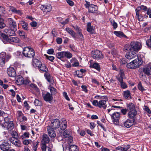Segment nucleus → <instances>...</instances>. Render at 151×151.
<instances>
[{
    "label": "nucleus",
    "instance_id": "338daca9",
    "mask_svg": "<svg viewBox=\"0 0 151 151\" xmlns=\"http://www.w3.org/2000/svg\"><path fill=\"white\" fill-rule=\"evenodd\" d=\"M67 3L71 6H73L74 5V2L70 0H67Z\"/></svg>",
    "mask_w": 151,
    "mask_h": 151
},
{
    "label": "nucleus",
    "instance_id": "0eeeda50",
    "mask_svg": "<svg viewBox=\"0 0 151 151\" xmlns=\"http://www.w3.org/2000/svg\"><path fill=\"white\" fill-rule=\"evenodd\" d=\"M10 144L6 140L1 141L0 144V148L3 151L8 150L10 147Z\"/></svg>",
    "mask_w": 151,
    "mask_h": 151
},
{
    "label": "nucleus",
    "instance_id": "7ed1b4c3",
    "mask_svg": "<svg viewBox=\"0 0 151 151\" xmlns=\"http://www.w3.org/2000/svg\"><path fill=\"white\" fill-rule=\"evenodd\" d=\"M1 36L3 38V41L4 43H20V39L17 37H12L9 38L3 33H1Z\"/></svg>",
    "mask_w": 151,
    "mask_h": 151
},
{
    "label": "nucleus",
    "instance_id": "cd10ccee",
    "mask_svg": "<svg viewBox=\"0 0 151 151\" xmlns=\"http://www.w3.org/2000/svg\"><path fill=\"white\" fill-rule=\"evenodd\" d=\"M89 67L91 68H93L95 69L98 71H99L100 70V65L97 63H94L93 64L91 63Z\"/></svg>",
    "mask_w": 151,
    "mask_h": 151
},
{
    "label": "nucleus",
    "instance_id": "c756f323",
    "mask_svg": "<svg viewBox=\"0 0 151 151\" xmlns=\"http://www.w3.org/2000/svg\"><path fill=\"white\" fill-rule=\"evenodd\" d=\"M38 68L43 72L47 73L48 71V69L45 64L41 63Z\"/></svg>",
    "mask_w": 151,
    "mask_h": 151
},
{
    "label": "nucleus",
    "instance_id": "f8f14e48",
    "mask_svg": "<svg viewBox=\"0 0 151 151\" xmlns=\"http://www.w3.org/2000/svg\"><path fill=\"white\" fill-rule=\"evenodd\" d=\"M120 116V114L117 112L114 113L111 115V117L113 119V121L114 124L117 125L119 124Z\"/></svg>",
    "mask_w": 151,
    "mask_h": 151
},
{
    "label": "nucleus",
    "instance_id": "13d9d810",
    "mask_svg": "<svg viewBox=\"0 0 151 151\" xmlns=\"http://www.w3.org/2000/svg\"><path fill=\"white\" fill-rule=\"evenodd\" d=\"M30 25L31 27H34L37 26V24L36 22L33 21L30 23Z\"/></svg>",
    "mask_w": 151,
    "mask_h": 151
},
{
    "label": "nucleus",
    "instance_id": "7c9ffc66",
    "mask_svg": "<svg viewBox=\"0 0 151 151\" xmlns=\"http://www.w3.org/2000/svg\"><path fill=\"white\" fill-rule=\"evenodd\" d=\"M44 76L49 82L51 84L53 83V81L52 78L50 76L49 74L47 73L44 74Z\"/></svg>",
    "mask_w": 151,
    "mask_h": 151
},
{
    "label": "nucleus",
    "instance_id": "4d7b16f0",
    "mask_svg": "<svg viewBox=\"0 0 151 151\" xmlns=\"http://www.w3.org/2000/svg\"><path fill=\"white\" fill-rule=\"evenodd\" d=\"M141 10V9L140 6L137 7L135 10L136 16H139V12Z\"/></svg>",
    "mask_w": 151,
    "mask_h": 151
},
{
    "label": "nucleus",
    "instance_id": "a878e982",
    "mask_svg": "<svg viewBox=\"0 0 151 151\" xmlns=\"http://www.w3.org/2000/svg\"><path fill=\"white\" fill-rule=\"evenodd\" d=\"M65 30L74 39L76 38V33L72 29L69 28H67Z\"/></svg>",
    "mask_w": 151,
    "mask_h": 151
},
{
    "label": "nucleus",
    "instance_id": "0e129e2a",
    "mask_svg": "<svg viewBox=\"0 0 151 151\" xmlns=\"http://www.w3.org/2000/svg\"><path fill=\"white\" fill-rule=\"evenodd\" d=\"M54 52V51L52 49H50L48 50L47 53L49 54H52Z\"/></svg>",
    "mask_w": 151,
    "mask_h": 151
},
{
    "label": "nucleus",
    "instance_id": "6ab92c4d",
    "mask_svg": "<svg viewBox=\"0 0 151 151\" xmlns=\"http://www.w3.org/2000/svg\"><path fill=\"white\" fill-rule=\"evenodd\" d=\"M134 123L133 120L128 119L124 122V125L126 127L129 128L132 126Z\"/></svg>",
    "mask_w": 151,
    "mask_h": 151
},
{
    "label": "nucleus",
    "instance_id": "58836bf2",
    "mask_svg": "<svg viewBox=\"0 0 151 151\" xmlns=\"http://www.w3.org/2000/svg\"><path fill=\"white\" fill-rule=\"evenodd\" d=\"M6 26L5 24L4 23V19L1 18V16L0 14V28H3Z\"/></svg>",
    "mask_w": 151,
    "mask_h": 151
},
{
    "label": "nucleus",
    "instance_id": "a211bd4d",
    "mask_svg": "<svg viewBox=\"0 0 151 151\" xmlns=\"http://www.w3.org/2000/svg\"><path fill=\"white\" fill-rule=\"evenodd\" d=\"M7 74L9 76L14 77L16 75V72L14 68L10 67L7 69Z\"/></svg>",
    "mask_w": 151,
    "mask_h": 151
},
{
    "label": "nucleus",
    "instance_id": "603ef678",
    "mask_svg": "<svg viewBox=\"0 0 151 151\" xmlns=\"http://www.w3.org/2000/svg\"><path fill=\"white\" fill-rule=\"evenodd\" d=\"M138 88L139 90L142 91H143L145 90V89L142 86L141 83H139L138 84Z\"/></svg>",
    "mask_w": 151,
    "mask_h": 151
},
{
    "label": "nucleus",
    "instance_id": "aec40b11",
    "mask_svg": "<svg viewBox=\"0 0 151 151\" xmlns=\"http://www.w3.org/2000/svg\"><path fill=\"white\" fill-rule=\"evenodd\" d=\"M8 115L7 114L0 110V116L3 117L5 122L7 123L10 122V119L8 117Z\"/></svg>",
    "mask_w": 151,
    "mask_h": 151
},
{
    "label": "nucleus",
    "instance_id": "473e14b6",
    "mask_svg": "<svg viewBox=\"0 0 151 151\" xmlns=\"http://www.w3.org/2000/svg\"><path fill=\"white\" fill-rule=\"evenodd\" d=\"M20 24H21L22 28L24 30H28L29 29L28 24L24 21H21Z\"/></svg>",
    "mask_w": 151,
    "mask_h": 151
},
{
    "label": "nucleus",
    "instance_id": "de8ad7c7",
    "mask_svg": "<svg viewBox=\"0 0 151 151\" xmlns=\"http://www.w3.org/2000/svg\"><path fill=\"white\" fill-rule=\"evenodd\" d=\"M12 137L11 138L17 139L18 137V134L16 131H13L12 133Z\"/></svg>",
    "mask_w": 151,
    "mask_h": 151
},
{
    "label": "nucleus",
    "instance_id": "a18cd8bd",
    "mask_svg": "<svg viewBox=\"0 0 151 151\" xmlns=\"http://www.w3.org/2000/svg\"><path fill=\"white\" fill-rule=\"evenodd\" d=\"M19 35L22 38H24L25 37V33L24 32L22 31L19 30L18 31Z\"/></svg>",
    "mask_w": 151,
    "mask_h": 151
},
{
    "label": "nucleus",
    "instance_id": "f704fd0d",
    "mask_svg": "<svg viewBox=\"0 0 151 151\" xmlns=\"http://www.w3.org/2000/svg\"><path fill=\"white\" fill-rule=\"evenodd\" d=\"M70 132L68 130H65L63 133V135L65 138H68L70 136Z\"/></svg>",
    "mask_w": 151,
    "mask_h": 151
},
{
    "label": "nucleus",
    "instance_id": "e2e57ef3",
    "mask_svg": "<svg viewBox=\"0 0 151 151\" xmlns=\"http://www.w3.org/2000/svg\"><path fill=\"white\" fill-rule=\"evenodd\" d=\"M121 86L123 88H125L127 87V86L125 83L123 82L121 83Z\"/></svg>",
    "mask_w": 151,
    "mask_h": 151
},
{
    "label": "nucleus",
    "instance_id": "4468645a",
    "mask_svg": "<svg viewBox=\"0 0 151 151\" xmlns=\"http://www.w3.org/2000/svg\"><path fill=\"white\" fill-rule=\"evenodd\" d=\"M42 96L44 100L46 101L50 102L53 99L52 94L49 92H47L46 93H43Z\"/></svg>",
    "mask_w": 151,
    "mask_h": 151
},
{
    "label": "nucleus",
    "instance_id": "2eb2a0df",
    "mask_svg": "<svg viewBox=\"0 0 151 151\" xmlns=\"http://www.w3.org/2000/svg\"><path fill=\"white\" fill-rule=\"evenodd\" d=\"M47 131L49 136L51 138H54L56 136V134L55 131L50 126H48L47 127Z\"/></svg>",
    "mask_w": 151,
    "mask_h": 151
},
{
    "label": "nucleus",
    "instance_id": "2f4dec72",
    "mask_svg": "<svg viewBox=\"0 0 151 151\" xmlns=\"http://www.w3.org/2000/svg\"><path fill=\"white\" fill-rule=\"evenodd\" d=\"M16 83L18 85H22L24 83V80L23 78L21 76L18 77L16 80Z\"/></svg>",
    "mask_w": 151,
    "mask_h": 151
},
{
    "label": "nucleus",
    "instance_id": "37998d69",
    "mask_svg": "<svg viewBox=\"0 0 151 151\" xmlns=\"http://www.w3.org/2000/svg\"><path fill=\"white\" fill-rule=\"evenodd\" d=\"M8 124L7 126V129L8 130H10L12 129L14 127V124L12 122L10 121L8 123Z\"/></svg>",
    "mask_w": 151,
    "mask_h": 151
},
{
    "label": "nucleus",
    "instance_id": "e433bc0d",
    "mask_svg": "<svg viewBox=\"0 0 151 151\" xmlns=\"http://www.w3.org/2000/svg\"><path fill=\"white\" fill-rule=\"evenodd\" d=\"M127 110L129 111L135 109L134 105L132 103L127 104Z\"/></svg>",
    "mask_w": 151,
    "mask_h": 151
},
{
    "label": "nucleus",
    "instance_id": "423d86ee",
    "mask_svg": "<svg viewBox=\"0 0 151 151\" xmlns=\"http://www.w3.org/2000/svg\"><path fill=\"white\" fill-rule=\"evenodd\" d=\"M86 3L85 4L86 7L88 9V11L93 13H98V7L96 5L90 4V2L86 1Z\"/></svg>",
    "mask_w": 151,
    "mask_h": 151
},
{
    "label": "nucleus",
    "instance_id": "69168bd1",
    "mask_svg": "<svg viewBox=\"0 0 151 151\" xmlns=\"http://www.w3.org/2000/svg\"><path fill=\"white\" fill-rule=\"evenodd\" d=\"M56 41L58 44H60L62 42V40L61 38L58 37L56 39Z\"/></svg>",
    "mask_w": 151,
    "mask_h": 151
},
{
    "label": "nucleus",
    "instance_id": "ea45409f",
    "mask_svg": "<svg viewBox=\"0 0 151 151\" xmlns=\"http://www.w3.org/2000/svg\"><path fill=\"white\" fill-rule=\"evenodd\" d=\"M70 151H78L77 147L75 145H71L70 146Z\"/></svg>",
    "mask_w": 151,
    "mask_h": 151
},
{
    "label": "nucleus",
    "instance_id": "393cba45",
    "mask_svg": "<svg viewBox=\"0 0 151 151\" xmlns=\"http://www.w3.org/2000/svg\"><path fill=\"white\" fill-rule=\"evenodd\" d=\"M95 29V27L92 26L91 25V23L90 22L88 23L87 27V30L88 32L92 34L94 32Z\"/></svg>",
    "mask_w": 151,
    "mask_h": 151
},
{
    "label": "nucleus",
    "instance_id": "680f3d73",
    "mask_svg": "<svg viewBox=\"0 0 151 151\" xmlns=\"http://www.w3.org/2000/svg\"><path fill=\"white\" fill-rule=\"evenodd\" d=\"M147 45L150 47H151V35L150 37L149 40H147L146 42Z\"/></svg>",
    "mask_w": 151,
    "mask_h": 151
},
{
    "label": "nucleus",
    "instance_id": "c9c22d12",
    "mask_svg": "<svg viewBox=\"0 0 151 151\" xmlns=\"http://www.w3.org/2000/svg\"><path fill=\"white\" fill-rule=\"evenodd\" d=\"M57 57L59 59H61L64 57V51H62L58 52L56 54Z\"/></svg>",
    "mask_w": 151,
    "mask_h": 151
},
{
    "label": "nucleus",
    "instance_id": "c85d7f7f",
    "mask_svg": "<svg viewBox=\"0 0 151 151\" xmlns=\"http://www.w3.org/2000/svg\"><path fill=\"white\" fill-rule=\"evenodd\" d=\"M106 101L105 100H101L99 102L98 107L100 108H103L104 109H105L106 107Z\"/></svg>",
    "mask_w": 151,
    "mask_h": 151
},
{
    "label": "nucleus",
    "instance_id": "f03ea898",
    "mask_svg": "<svg viewBox=\"0 0 151 151\" xmlns=\"http://www.w3.org/2000/svg\"><path fill=\"white\" fill-rule=\"evenodd\" d=\"M49 126L53 129H56L60 127V129L63 130L66 129L67 124L65 122L60 124V120L58 119H56L52 121L50 125Z\"/></svg>",
    "mask_w": 151,
    "mask_h": 151
},
{
    "label": "nucleus",
    "instance_id": "8fccbe9b",
    "mask_svg": "<svg viewBox=\"0 0 151 151\" xmlns=\"http://www.w3.org/2000/svg\"><path fill=\"white\" fill-rule=\"evenodd\" d=\"M111 23L112 24V26L114 27V28L115 29L117 27V24L114 21L113 19L110 20Z\"/></svg>",
    "mask_w": 151,
    "mask_h": 151
},
{
    "label": "nucleus",
    "instance_id": "79ce46f5",
    "mask_svg": "<svg viewBox=\"0 0 151 151\" xmlns=\"http://www.w3.org/2000/svg\"><path fill=\"white\" fill-rule=\"evenodd\" d=\"M29 133L28 132H24L22 135L20 136V137L22 139L28 138L29 137Z\"/></svg>",
    "mask_w": 151,
    "mask_h": 151
},
{
    "label": "nucleus",
    "instance_id": "3c124183",
    "mask_svg": "<svg viewBox=\"0 0 151 151\" xmlns=\"http://www.w3.org/2000/svg\"><path fill=\"white\" fill-rule=\"evenodd\" d=\"M34 104L35 106H40L41 105L42 103L38 100L36 99L35 100Z\"/></svg>",
    "mask_w": 151,
    "mask_h": 151
},
{
    "label": "nucleus",
    "instance_id": "a19ab883",
    "mask_svg": "<svg viewBox=\"0 0 151 151\" xmlns=\"http://www.w3.org/2000/svg\"><path fill=\"white\" fill-rule=\"evenodd\" d=\"M72 56V55L71 53L68 51H64V57H66L68 58H71Z\"/></svg>",
    "mask_w": 151,
    "mask_h": 151
},
{
    "label": "nucleus",
    "instance_id": "9d476101",
    "mask_svg": "<svg viewBox=\"0 0 151 151\" xmlns=\"http://www.w3.org/2000/svg\"><path fill=\"white\" fill-rule=\"evenodd\" d=\"M42 139L41 142V147L44 146L47 147L46 144H48L50 142V139L48 135L44 134L42 135Z\"/></svg>",
    "mask_w": 151,
    "mask_h": 151
},
{
    "label": "nucleus",
    "instance_id": "6e6d98bb",
    "mask_svg": "<svg viewBox=\"0 0 151 151\" xmlns=\"http://www.w3.org/2000/svg\"><path fill=\"white\" fill-rule=\"evenodd\" d=\"M23 115V114L22 111H17L16 115L17 116V119H18L19 117H21V116Z\"/></svg>",
    "mask_w": 151,
    "mask_h": 151
},
{
    "label": "nucleus",
    "instance_id": "bb28decb",
    "mask_svg": "<svg viewBox=\"0 0 151 151\" xmlns=\"http://www.w3.org/2000/svg\"><path fill=\"white\" fill-rule=\"evenodd\" d=\"M9 11L13 13H15L19 14H22L21 12L19 10H17L15 8L12 6H9Z\"/></svg>",
    "mask_w": 151,
    "mask_h": 151
},
{
    "label": "nucleus",
    "instance_id": "4c0bfd02",
    "mask_svg": "<svg viewBox=\"0 0 151 151\" xmlns=\"http://www.w3.org/2000/svg\"><path fill=\"white\" fill-rule=\"evenodd\" d=\"M114 33L116 36L119 37H121L125 36L122 32L120 31H114Z\"/></svg>",
    "mask_w": 151,
    "mask_h": 151
},
{
    "label": "nucleus",
    "instance_id": "4be33fe9",
    "mask_svg": "<svg viewBox=\"0 0 151 151\" xmlns=\"http://www.w3.org/2000/svg\"><path fill=\"white\" fill-rule=\"evenodd\" d=\"M40 8L43 12H50L52 9V7L50 5H47L46 6L42 5Z\"/></svg>",
    "mask_w": 151,
    "mask_h": 151
},
{
    "label": "nucleus",
    "instance_id": "1a4fd4ad",
    "mask_svg": "<svg viewBox=\"0 0 151 151\" xmlns=\"http://www.w3.org/2000/svg\"><path fill=\"white\" fill-rule=\"evenodd\" d=\"M93 58L96 59H101L104 57L101 52L98 50H95L92 54Z\"/></svg>",
    "mask_w": 151,
    "mask_h": 151
},
{
    "label": "nucleus",
    "instance_id": "09e8293b",
    "mask_svg": "<svg viewBox=\"0 0 151 151\" xmlns=\"http://www.w3.org/2000/svg\"><path fill=\"white\" fill-rule=\"evenodd\" d=\"M42 151H51V149L48 147L42 146L41 147Z\"/></svg>",
    "mask_w": 151,
    "mask_h": 151
},
{
    "label": "nucleus",
    "instance_id": "5701e85b",
    "mask_svg": "<svg viewBox=\"0 0 151 151\" xmlns=\"http://www.w3.org/2000/svg\"><path fill=\"white\" fill-rule=\"evenodd\" d=\"M32 63L34 67L38 68L42 63L38 59L34 58L32 59Z\"/></svg>",
    "mask_w": 151,
    "mask_h": 151
},
{
    "label": "nucleus",
    "instance_id": "b1692460",
    "mask_svg": "<svg viewBox=\"0 0 151 151\" xmlns=\"http://www.w3.org/2000/svg\"><path fill=\"white\" fill-rule=\"evenodd\" d=\"M137 114V111L135 110H133L129 111L128 113L129 117L131 119L134 118Z\"/></svg>",
    "mask_w": 151,
    "mask_h": 151
},
{
    "label": "nucleus",
    "instance_id": "39448f33",
    "mask_svg": "<svg viewBox=\"0 0 151 151\" xmlns=\"http://www.w3.org/2000/svg\"><path fill=\"white\" fill-rule=\"evenodd\" d=\"M142 61L141 59L137 58L128 63L127 66L129 68H135L140 66L142 64Z\"/></svg>",
    "mask_w": 151,
    "mask_h": 151
},
{
    "label": "nucleus",
    "instance_id": "9b49d317",
    "mask_svg": "<svg viewBox=\"0 0 151 151\" xmlns=\"http://www.w3.org/2000/svg\"><path fill=\"white\" fill-rule=\"evenodd\" d=\"M13 29H5L3 31V32L2 33L4 34L7 36H12L14 35H16L15 32L17 30H14Z\"/></svg>",
    "mask_w": 151,
    "mask_h": 151
},
{
    "label": "nucleus",
    "instance_id": "c03bdc74",
    "mask_svg": "<svg viewBox=\"0 0 151 151\" xmlns=\"http://www.w3.org/2000/svg\"><path fill=\"white\" fill-rule=\"evenodd\" d=\"M32 142V141L30 139H25L22 141L23 144L25 145H27L30 144Z\"/></svg>",
    "mask_w": 151,
    "mask_h": 151
},
{
    "label": "nucleus",
    "instance_id": "dca6fc26",
    "mask_svg": "<svg viewBox=\"0 0 151 151\" xmlns=\"http://www.w3.org/2000/svg\"><path fill=\"white\" fill-rule=\"evenodd\" d=\"M143 71L146 74L151 75V63H149L147 64L143 68Z\"/></svg>",
    "mask_w": 151,
    "mask_h": 151
},
{
    "label": "nucleus",
    "instance_id": "20e7f679",
    "mask_svg": "<svg viewBox=\"0 0 151 151\" xmlns=\"http://www.w3.org/2000/svg\"><path fill=\"white\" fill-rule=\"evenodd\" d=\"M23 54L25 57L29 58H33L35 55L34 49L29 47H27L23 49Z\"/></svg>",
    "mask_w": 151,
    "mask_h": 151
},
{
    "label": "nucleus",
    "instance_id": "774afa93",
    "mask_svg": "<svg viewBox=\"0 0 151 151\" xmlns=\"http://www.w3.org/2000/svg\"><path fill=\"white\" fill-rule=\"evenodd\" d=\"M93 105L98 107L99 102L97 100H94L93 102Z\"/></svg>",
    "mask_w": 151,
    "mask_h": 151
},
{
    "label": "nucleus",
    "instance_id": "052dcab7",
    "mask_svg": "<svg viewBox=\"0 0 151 151\" xmlns=\"http://www.w3.org/2000/svg\"><path fill=\"white\" fill-rule=\"evenodd\" d=\"M63 95L67 100L68 101L70 100V99L68 96L67 93L65 92H63Z\"/></svg>",
    "mask_w": 151,
    "mask_h": 151
},
{
    "label": "nucleus",
    "instance_id": "412c9836",
    "mask_svg": "<svg viewBox=\"0 0 151 151\" xmlns=\"http://www.w3.org/2000/svg\"><path fill=\"white\" fill-rule=\"evenodd\" d=\"M137 54L135 52H128L126 55V57L128 59H131L136 57Z\"/></svg>",
    "mask_w": 151,
    "mask_h": 151
},
{
    "label": "nucleus",
    "instance_id": "6e6552de",
    "mask_svg": "<svg viewBox=\"0 0 151 151\" xmlns=\"http://www.w3.org/2000/svg\"><path fill=\"white\" fill-rule=\"evenodd\" d=\"M6 22L11 28L14 29V30H17V23L13 19L8 18Z\"/></svg>",
    "mask_w": 151,
    "mask_h": 151
},
{
    "label": "nucleus",
    "instance_id": "864d4df0",
    "mask_svg": "<svg viewBox=\"0 0 151 151\" xmlns=\"http://www.w3.org/2000/svg\"><path fill=\"white\" fill-rule=\"evenodd\" d=\"M49 89L51 93L53 94H55L56 93V89L52 87H50L49 88Z\"/></svg>",
    "mask_w": 151,
    "mask_h": 151
},
{
    "label": "nucleus",
    "instance_id": "f3484780",
    "mask_svg": "<svg viewBox=\"0 0 151 151\" xmlns=\"http://www.w3.org/2000/svg\"><path fill=\"white\" fill-rule=\"evenodd\" d=\"M6 53L2 52L0 53V66H4L6 62Z\"/></svg>",
    "mask_w": 151,
    "mask_h": 151
},
{
    "label": "nucleus",
    "instance_id": "5fc2aeb1",
    "mask_svg": "<svg viewBox=\"0 0 151 151\" xmlns=\"http://www.w3.org/2000/svg\"><path fill=\"white\" fill-rule=\"evenodd\" d=\"M47 59L49 60L52 62L54 59V57L52 56H48L47 55H45Z\"/></svg>",
    "mask_w": 151,
    "mask_h": 151
},
{
    "label": "nucleus",
    "instance_id": "ddd939ff",
    "mask_svg": "<svg viewBox=\"0 0 151 151\" xmlns=\"http://www.w3.org/2000/svg\"><path fill=\"white\" fill-rule=\"evenodd\" d=\"M11 142L16 147H20L22 146V145L21 141L17 139L10 138L9 139Z\"/></svg>",
    "mask_w": 151,
    "mask_h": 151
},
{
    "label": "nucleus",
    "instance_id": "72a5a7b5",
    "mask_svg": "<svg viewBox=\"0 0 151 151\" xmlns=\"http://www.w3.org/2000/svg\"><path fill=\"white\" fill-rule=\"evenodd\" d=\"M123 94V96L126 99L131 98L130 93L129 91H124Z\"/></svg>",
    "mask_w": 151,
    "mask_h": 151
},
{
    "label": "nucleus",
    "instance_id": "49530a36",
    "mask_svg": "<svg viewBox=\"0 0 151 151\" xmlns=\"http://www.w3.org/2000/svg\"><path fill=\"white\" fill-rule=\"evenodd\" d=\"M18 119L21 122L26 121L27 120V118L25 116L22 115L21 117H19Z\"/></svg>",
    "mask_w": 151,
    "mask_h": 151
},
{
    "label": "nucleus",
    "instance_id": "bf43d9fd",
    "mask_svg": "<svg viewBox=\"0 0 151 151\" xmlns=\"http://www.w3.org/2000/svg\"><path fill=\"white\" fill-rule=\"evenodd\" d=\"M83 91H84L86 93L88 91V90L87 89V87L85 85H82L81 86Z\"/></svg>",
    "mask_w": 151,
    "mask_h": 151
},
{
    "label": "nucleus",
    "instance_id": "f257e3e1",
    "mask_svg": "<svg viewBox=\"0 0 151 151\" xmlns=\"http://www.w3.org/2000/svg\"><path fill=\"white\" fill-rule=\"evenodd\" d=\"M142 45L141 43L137 41L132 42L130 43V46L126 45L124 47V50L126 51H131L132 50L135 52H138L141 48Z\"/></svg>",
    "mask_w": 151,
    "mask_h": 151
}]
</instances>
